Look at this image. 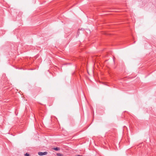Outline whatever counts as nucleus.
<instances>
[{
	"instance_id": "3",
	"label": "nucleus",
	"mask_w": 156,
	"mask_h": 156,
	"mask_svg": "<svg viewBox=\"0 0 156 156\" xmlns=\"http://www.w3.org/2000/svg\"><path fill=\"white\" fill-rule=\"evenodd\" d=\"M57 155L58 156H62V154L60 153H57Z\"/></svg>"
},
{
	"instance_id": "4",
	"label": "nucleus",
	"mask_w": 156,
	"mask_h": 156,
	"mask_svg": "<svg viewBox=\"0 0 156 156\" xmlns=\"http://www.w3.org/2000/svg\"><path fill=\"white\" fill-rule=\"evenodd\" d=\"M25 156H29V154H28V153H26L25 154Z\"/></svg>"
},
{
	"instance_id": "2",
	"label": "nucleus",
	"mask_w": 156,
	"mask_h": 156,
	"mask_svg": "<svg viewBox=\"0 0 156 156\" xmlns=\"http://www.w3.org/2000/svg\"><path fill=\"white\" fill-rule=\"evenodd\" d=\"M53 149L55 151H58L60 150V148L58 147H55L53 148Z\"/></svg>"
},
{
	"instance_id": "1",
	"label": "nucleus",
	"mask_w": 156,
	"mask_h": 156,
	"mask_svg": "<svg viewBox=\"0 0 156 156\" xmlns=\"http://www.w3.org/2000/svg\"><path fill=\"white\" fill-rule=\"evenodd\" d=\"M48 152L46 151H45L44 152H39L38 153V154L40 156H42L45 155L47 154Z\"/></svg>"
}]
</instances>
